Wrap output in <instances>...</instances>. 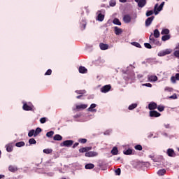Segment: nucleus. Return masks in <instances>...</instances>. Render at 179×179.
<instances>
[{"label":"nucleus","instance_id":"nucleus-1","mask_svg":"<svg viewBox=\"0 0 179 179\" xmlns=\"http://www.w3.org/2000/svg\"><path fill=\"white\" fill-rule=\"evenodd\" d=\"M163 6H164V1H163L159 6V3L155 4L154 7L155 15H159V12L163 10Z\"/></svg>","mask_w":179,"mask_h":179},{"label":"nucleus","instance_id":"nucleus-2","mask_svg":"<svg viewBox=\"0 0 179 179\" xmlns=\"http://www.w3.org/2000/svg\"><path fill=\"white\" fill-rule=\"evenodd\" d=\"M163 6H164V1H163L159 6V3L155 4L154 7L155 15H159V12L163 10Z\"/></svg>","mask_w":179,"mask_h":179},{"label":"nucleus","instance_id":"nucleus-3","mask_svg":"<svg viewBox=\"0 0 179 179\" xmlns=\"http://www.w3.org/2000/svg\"><path fill=\"white\" fill-rule=\"evenodd\" d=\"M149 40H150V44H155V45H158L159 47H160V45H162V43H160V41H157V39H155L153 37V34H150V36L149 37Z\"/></svg>","mask_w":179,"mask_h":179},{"label":"nucleus","instance_id":"nucleus-4","mask_svg":"<svg viewBox=\"0 0 179 179\" xmlns=\"http://www.w3.org/2000/svg\"><path fill=\"white\" fill-rule=\"evenodd\" d=\"M73 145V141L72 140H67L63 141L61 144L60 146L64 147L65 146L66 148H71Z\"/></svg>","mask_w":179,"mask_h":179},{"label":"nucleus","instance_id":"nucleus-5","mask_svg":"<svg viewBox=\"0 0 179 179\" xmlns=\"http://www.w3.org/2000/svg\"><path fill=\"white\" fill-rule=\"evenodd\" d=\"M136 3H138V8H144V6H146V3H148V1L146 0H134Z\"/></svg>","mask_w":179,"mask_h":179},{"label":"nucleus","instance_id":"nucleus-6","mask_svg":"<svg viewBox=\"0 0 179 179\" xmlns=\"http://www.w3.org/2000/svg\"><path fill=\"white\" fill-rule=\"evenodd\" d=\"M132 20V17L129 14H126L123 16V22L124 23H131V21Z\"/></svg>","mask_w":179,"mask_h":179},{"label":"nucleus","instance_id":"nucleus-7","mask_svg":"<svg viewBox=\"0 0 179 179\" xmlns=\"http://www.w3.org/2000/svg\"><path fill=\"white\" fill-rule=\"evenodd\" d=\"M111 90V85H106L101 88V93H108Z\"/></svg>","mask_w":179,"mask_h":179},{"label":"nucleus","instance_id":"nucleus-8","mask_svg":"<svg viewBox=\"0 0 179 179\" xmlns=\"http://www.w3.org/2000/svg\"><path fill=\"white\" fill-rule=\"evenodd\" d=\"M22 108L24 111H33V105H29L27 103H24Z\"/></svg>","mask_w":179,"mask_h":179},{"label":"nucleus","instance_id":"nucleus-9","mask_svg":"<svg viewBox=\"0 0 179 179\" xmlns=\"http://www.w3.org/2000/svg\"><path fill=\"white\" fill-rule=\"evenodd\" d=\"M171 49H166L165 50L158 53V55L159 57H164V55H169V54H171Z\"/></svg>","mask_w":179,"mask_h":179},{"label":"nucleus","instance_id":"nucleus-10","mask_svg":"<svg viewBox=\"0 0 179 179\" xmlns=\"http://www.w3.org/2000/svg\"><path fill=\"white\" fill-rule=\"evenodd\" d=\"M162 114L156 110H151L150 111V117L152 118H157V117H160Z\"/></svg>","mask_w":179,"mask_h":179},{"label":"nucleus","instance_id":"nucleus-11","mask_svg":"<svg viewBox=\"0 0 179 179\" xmlns=\"http://www.w3.org/2000/svg\"><path fill=\"white\" fill-rule=\"evenodd\" d=\"M166 155L169 156V157H176V152L173 148H169L166 151Z\"/></svg>","mask_w":179,"mask_h":179},{"label":"nucleus","instance_id":"nucleus-12","mask_svg":"<svg viewBox=\"0 0 179 179\" xmlns=\"http://www.w3.org/2000/svg\"><path fill=\"white\" fill-rule=\"evenodd\" d=\"M99 154L96 152L94 151H90V152H87L85 154V156L86 157H94L96 156H97Z\"/></svg>","mask_w":179,"mask_h":179},{"label":"nucleus","instance_id":"nucleus-13","mask_svg":"<svg viewBox=\"0 0 179 179\" xmlns=\"http://www.w3.org/2000/svg\"><path fill=\"white\" fill-rule=\"evenodd\" d=\"M155 20V16H151L146 19L145 20V26L146 27H149L150 24H152V22Z\"/></svg>","mask_w":179,"mask_h":179},{"label":"nucleus","instance_id":"nucleus-14","mask_svg":"<svg viewBox=\"0 0 179 179\" xmlns=\"http://www.w3.org/2000/svg\"><path fill=\"white\" fill-rule=\"evenodd\" d=\"M148 108L152 111V110H156L157 108V103L155 102H151L148 104Z\"/></svg>","mask_w":179,"mask_h":179},{"label":"nucleus","instance_id":"nucleus-15","mask_svg":"<svg viewBox=\"0 0 179 179\" xmlns=\"http://www.w3.org/2000/svg\"><path fill=\"white\" fill-rule=\"evenodd\" d=\"M99 48L102 51H106V50H108L109 45L108 44L101 43H99Z\"/></svg>","mask_w":179,"mask_h":179},{"label":"nucleus","instance_id":"nucleus-16","mask_svg":"<svg viewBox=\"0 0 179 179\" xmlns=\"http://www.w3.org/2000/svg\"><path fill=\"white\" fill-rule=\"evenodd\" d=\"M89 150H92V147H85L79 149L80 153H85V152H89Z\"/></svg>","mask_w":179,"mask_h":179},{"label":"nucleus","instance_id":"nucleus-17","mask_svg":"<svg viewBox=\"0 0 179 179\" xmlns=\"http://www.w3.org/2000/svg\"><path fill=\"white\" fill-rule=\"evenodd\" d=\"M171 80L172 83H176V82L177 80H179V73H176V74L175 75V76H172V77L171 78Z\"/></svg>","mask_w":179,"mask_h":179},{"label":"nucleus","instance_id":"nucleus-18","mask_svg":"<svg viewBox=\"0 0 179 179\" xmlns=\"http://www.w3.org/2000/svg\"><path fill=\"white\" fill-rule=\"evenodd\" d=\"M76 110H85L87 108V104H80L76 106Z\"/></svg>","mask_w":179,"mask_h":179},{"label":"nucleus","instance_id":"nucleus-19","mask_svg":"<svg viewBox=\"0 0 179 179\" xmlns=\"http://www.w3.org/2000/svg\"><path fill=\"white\" fill-rule=\"evenodd\" d=\"M121 33H122V29L118 27H115V34H116V36H120Z\"/></svg>","mask_w":179,"mask_h":179},{"label":"nucleus","instance_id":"nucleus-20","mask_svg":"<svg viewBox=\"0 0 179 179\" xmlns=\"http://www.w3.org/2000/svg\"><path fill=\"white\" fill-rule=\"evenodd\" d=\"M79 72L80 73H87V69L85 68V66H80L79 67Z\"/></svg>","mask_w":179,"mask_h":179},{"label":"nucleus","instance_id":"nucleus-21","mask_svg":"<svg viewBox=\"0 0 179 179\" xmlns=\"http://www.w3.org/2000/svg\"><path fill=\"white\" fill-rule=\"evenodd\" d=\"M148 80H150V82H157V76H148Z\"/></svg>","mask_w":179,"mask_h":179},{"label":"nucleus","instance_id":"nucleus-22","mask_svg":"<svg viewBox=\"0 0 179 179\" xmlns=\"http://www.w3.org/2000/svg\"><path fill=\"white\" fill-rule=\"evenodd\" d=\"M6 148L7 152H13V145H12V144H7L6 145Z\"/></svg>","mask_w":179,"mask_h":179},{"label":"nucleus","instance_id":"nucleus-23","mask_svg":"<svg viewBox=\"0 0 179 179\" xmlns=\"http://www.w3.org/2000/svg\"><path fill=\"white\" fill-rule=\"evenodd\" d=\"M154 37L155 38H159L160 37V32L159 31V29L154 30Z\"/></svg>","mask_w":179,"mask_h":179},{"label":"nucleus","instance_id":"nucleus-24","mask_svg":"<svg viewBox=\"0 0 179 179\" xmlns=\"http://www.w3.org/2000/svg\"><path fill=\"white\" fill-rule=\"evenodd\" d=\"M111 153L114 156L118 155V148L117 147H113L112 150H111Z\"/></svg>","mask_w":179,"mask_h":179},{"label":"nucleus","instance_id":"nucleus-25","mask_svg":"<svg viewBox=\"0 0 179 179\" xmlns=\"http://www.w3.org/2000/svg\"><path fill=\"white\" fill-rule=\"evenodd\" d=\"M85 168L86 169V170H92V169H94V164H87L85 165Z\"/></svg>","mask_w":179,"mask_h":179},{"label":"nucleus","instance_id":"nucleus-26","mask_svg":"<svg viewBox=\"0 0 179 179\" xmlns=\"http://www.w3.org/2000/svg\"><path fill=\"white\" fill-rule=\"evenodd\" d=\"M9 171H11V173H15V171H17V168L16 166L10 165L8 167Z\"/></svg>","mask_w":179,"mask_h":179},{"label":"nucleus","instance_id":"nucleus-27","mask_svg":"<svg viewBox=\"0 0 179 179\" xmlns=\"http://www.w3.org/2000/svg\"><path fill=\"white\" fill-rule=\"evenodd\" d=\"M169 34H170V30H169V29H164L161 32V34L162 35L165 34V36H169Z\"/></svg>","mask_w":179,"mask_h":179},{"label":"nucleus","instance_id":"nucleus-28","mask_svg":"<svg viewBox=\"0 0 179 179\" xmlns=\"http://www.w3.org/2000/svg\"><path fill=\"white\" fill-rule=\"evenodd\" d=\"M24 145H25L24 141H20L15 143V146L17 148H22V146H24Z\"/></svg>","mask_w":179,"mask_h":179},{"label":"nucleus","instance_id":"nucleus-29","mask_svg":"<svg viewBox=\"0 0 179 179\" xmlns=\"http://www.w3.org/2000/svg\"><path fill=\"white\" fill-rule=\"evenodd\" d=\"M54 141H61L62 139V136L59 134H56L53 137Z\"/></svg>","mask_w":179,"mask_h":179},{"label":"nucleus","instance_id":"nucleus-30","mask_svg":"<svg viewBox=\"0 0 179 179\" xmlns=\"http://www.w3.org/2000/svg\"><path fill=\"white\" fill-rule=\"evenodd\" d=\"M113 23L114 24H117V26H121V22L118 18H115L113 21Z\"/></svg>","mask_w":179,"mask_h":179},{"label":"nucleus","instance_id":"nucleus-31","mask_svg":"<svg viewBox=\"0 0 179 179\" xmlns=\"http://www.w3.org/2000/svg\"><path fill=\"white\" fill-rule=\"evenodd\" d=\"M28 136H29V138H31V136H34V138H36L34 129H31V131H29V133H28Z\"/></svg>","mask_w":179,"mask_h":179},{"label":"nucleus","instance_id":"nucleus-32","mask_svg":"<svg viewBox=\"0 0 179 179\" xmlns=\"http://www.w3.org/2000/svg\"><path fill=\"white\" fill-rule=\"evenodd\" d=\"M43 153H45V155H50V154L52 153V149H50V148L44 149Z\"/></svg>","mask_w":179,"mask_h":179},{"label":"nucleus","instance_id":"nucleus-33","mask_svg":"<svg viewBox=\"0 0 179 179\" xmlns=\"http://www.w3.org/2000/svg\"><path fill=\"white\" fill-rule=\"evenodd\" d=\"M158 176H164L166 174V169H161L157 171Z\"/></svg>","mask_w":179,"mask_h":179},{"label":"nucleus","instance_id":"nucleus-34","mask_svg":"<svg viewBox=\"0 0 179 179\" xmlns=\"http://www.w3.org/2000/svg\"><path fill=\"white\" fill-rule=\"evenodd\" d=\"M98 20L99 22H103L104 20V15L101 14V13H99L98 15Z\"/></svg>","mask_w":179,"mask_h":179},{"label":"nucleus","instance_id":"nucleus-35","mask_svg":"<svg viewBox=\"0 0 179 179\" xmlns=\"http://www.w3.org/2000/svg\"><path fill=\"white\" fill-rule=\"evenodd\" d=\"M76 93L77 94H81V96H82V95H83V94H85L86 90H76Z\"/></svg>","mask_w":179,"mask_h":179},{"label":"nucleus","instance_id":"nucleus-36","mask_svg":"<svg viewBox=\"0 0 179 179\" xmlns=\"http://www.w3.org/2000/svg\"><path fill=\"white\" fill-rule=\"evenodd\" d=\"M138 107V104L137 103H132L131 105H130L128 108L129 110H134V108H136Z\"/></svg>","mask_w":179,"mask_h":179},{"label":"nucleus","instance_id":"nucleus-37","mask_svg":"<svg viewBox=\"0 0 179 179\" xmlns=\"http://www.w3.org/2000/svg\"><path fill=\"white\" fill-rule=\"evenodd\" d=\"M171 38L170 35H164L162 37V41H167Z\"/></svg>","mask_w":179,"mask_h":179},{"label":"nucleus","instance_id":"nucleus-38","mask_svg":"<svg viewBox=\"0 0 179 179\" xmlns=\"http://www.w3.org/2000/svg\"><path fill=\"white\" fill-rule=\"evenodd\" d=\"M29 145H36L37 143V141H36V139L34 138H30L29 140Z\"/></svg>","mask_w":179,"mask_h":179},{"label":"nucleus","instance_id":"nucleus-39","mask_svg":"<svg viewBox=\"0 0 179 179\" xmlns=\"http://www.w3.org/2000/svg\"><path fill=\"white\" fill-rule=\"evenodd\" d=\"M35 132V136H37L41 132V128L38 127L34 130Z\"/></svg>","mask_w":179,"mask_h":179},{"label":"nucleus","instance_id":"nucleus-40","mask_svg":"<svg viewBox=\"0 0 179 179\" xmlns=\"http://www.w3.org/2000/svg\"><path fill=\"white\" fill-rule=\"evenodd\" d=\"M123 153H124V155H132V150L129 148L126 151H124Z\"/></svg>","mask_w":179,"mask_h":179},{"label":"nucleus","instance_id":"nucleus-41","mask_svg":"<svg viewBox=\"0 0 179 179\" xmlns=\"http://www.w3.org/2000/svg\"><path fill=\"white\" fill-rule=\"evenodd\" d=\"M96 104L95 103H92L91 104L90 107L88 108V111H94V110H93V108H96Z\"/></svg>","mask_w":179,"mask_h":179},{"label":"nucleus","instance_id":"nucleus-42","mask_svg":"<svg viewBox=\"0 0 179 179\" xmlns=\"http://www.w3.org/2000/svg\"><path fill=\"white\" fill-rule=\"evenodd\" d=\"M53 135H54V131H48V132L46 134V136H47L48 138H51V137H52Z\"/></svg>","mask_w":179,"mask_h":179},{"label":"nucleus","instance_id":"nucleus-43","mask_svg":"<svg viewBox=\"0 0 179 179\" xmlns=\"http://www.w3.org/2000/svg\"><path fill=\"white\" fill-rule=\"evenodd\" d=\"M157 108L158 111H159L160 113H162V111H164V106H158Z\"/></svg>","mask_w":179,"mask_h":179},{"label":"nucleus","instance_id":"nucleus-44","mask_svg":"<svg viewBox=\"0 0 179 179\" xmlns=\"http://www.w3.org/2000/svg\"><path fill=\"white\" fill-rule=\"evenodd\" d=\"M132 45H134V47H137V48H141V44L138 42H133Z\"/></svg>","mask_w":179,"mask_h":179},{"label":"nucleus","instance_id":"nucleus-45","mask_svg":"<svg viewBox=\"0 0 179 179\" xmlns=\"http://www.w3.org/2000/svg\"><path fill=\"white\" fill-rule=\"evenodd\" d=\"M116 176H121V169L118 168L115 171Z\"/></svg>","mask_w":179,"mask_h":179},{"label":"nucleus","instance_id":"nucleus-46","mask_svg":"<svg viewBox=\"0 0 179 179\" xmlns=\"http://www.w3.org/2000/svg\"><path fill=\"white\" fill-rule=\"evenodd\" d=\"M144 46L145 48H148L149 50L152 49V45H150V43H144Z\"/></svg>","mask_w":179,"mask_h":179},{"label":"nucleus","instance_id":"nucleus-47","mask_svg":"<svg viewBox=\"0 0 179 179\" xmlns=\"http://www.w3.org/2000/svg\"><path fill=\"white\" fill-rule=\"evenodd\" d=\"M46 122H47V118L45 117H41L40 119L41 124H45Z\"/></svg>","mask_w":179,"mask_h":179},{"label":"nucleus","instance_id":"nucleus-48","mask_svg":"<svg viewBox=\"0 0 179 179\" xmlns=\"http://www.w3.org/2000/svg\"><path fill=\"white\" fill-rule=\"evenodd\" d=\"M52 73V70L51 69H48L45 73V76H50Z\"/></svg>","mask_w":179,"mask_h":179},{"label":"nucleus","instance_id":"nucleus-49","mask_svg":"<svg viewBox=\"0 0 179 179\" xmlns=\"http://www.w3.org/2000/svg\"><path fill=\"white\" fill-rule=\"evenodd\" d=\"M78 141L80 142V143H86V142H87V139H86V138H80L78 140Z\"/></svg>","mask_w":179,"mask_h":179},{"label":"nucleus","instance_id":"nucleus-50","mask_svg":"<svg viewBox=\"0 0 179 179\" xmlns=\"http://www.w3.org/2000/svg\"><path fill=\"white\" fill-rule=\"evenodd\" d=\"M134 148L136 149V150H142L143 148L142 145H136Z\"/></svg>","mask_w":179,"mask_h":179},{"label":"nucleus","instance_id":"nucleus-51","mask_svg":"<svg viewBox=\"0 0 179 179\" xmlns=\"http://www.w3.org/2000/svg\"><path fill=\"white\" fill-rule=\"evenodd\" d=\"M152 15H153V10H151L146 12L147 17L152 16Z\"/></svg>","mask_w":179,"mask_h":179},{"label":"nucleus","instance_id":"nucleus-52","mask_svg":"<svg viewBox=\"0 0 179 179\" xmlns=\"http://www.w3.org/2000/svg\"><path fill=\"white\" fill-rule=\"evenodd\" d=\"M173 55L175 57H176V58H179V50H176L173 53Z\"/></svg>","mask_w":179,"mask_h":179},{"label":"nucleus","instance_id":"nucleus-53","mask_svg":"<svg viewBox=\"0 0 179 179\" xmlns=\"http://www.w3.org/2000/svg\"><path fill=\"white\" fill-rule=\"evenodd\" d=\"M80 29H81V30H85V29H86V23L84 22V23L81 24Z\"/></svg>","mask_w":179,"mask_h":179},{"label":"nucleus","instance_id":"nucleus-54","mask_svg":"<svg viewBox=\"0 0 179 179\" xmlns=\"http://www.w3.org/2000/svg\"><path fill=\"white\" fill-rule=\"evenodd\" d=\"M115 5H117V3L115 1L110 2V6H115Z\"/></svg>","mask_w":179,"mask_h":179},{"label":"nucleus","instance_id":"nucleus-55","mask_svg":"<svg viewBox=\"0 0 179 179\" xmlns=\"http://www.w3.org/2000/svg\"><path fill=\"white\" fill-rule=\"evenodd\" d=\"M143 86H146L147 87H152V84L145 83V84H143Z\"/></svg>","mask_w":179,"mask_h":179},{"label":"nucleus","instance_id":"nucleus-56","mask_svg":"<svg viewBox=\"0 0 179 179\" xmlns=\"http://www.w3.org/2000/svg\"><path fill=\"white\" fill-rule=\"evenodd\" d=\"M170 99H173V100H176L177 99V95L175 94L170 96Z\"/></svg>","mask_w":179,"mask_h":179},{"label":"nucleus","instance_id":"nucleus-57","mask_svg":"<svg viewBox=\"0 0 179 179\" xmlns=\"http://www.w3.org/2000/svg\"><path fill=\"white\" fill-rule=\"evenodd\" d=\"M77 146H79V143H74V145H73V149H75V148H76Z\"/></svg>","mask_w":179,"mask_h":179},{"label":"nucleus","instance_id":"nucleus-58","mask_svg":"<svg viewBox=\"0 0 179 179\" xmlns=\"http://www.w3.org/2000/svg\"><path fill=\"white\" fill-rule=\"evenodd\" d=\"M120 2H122V3H125L127 2V0H119Z\"/></svg>","mask_w":179,"mask_h":179},{"label":"nucleus","instance_id":"nucleus-59","mask_svg":"<svg viewBox=\"0 0 179 179\" xmlns=\"http://www.w3.org/2000/svg\"><path fill=\"white\" fill-rule=\"evenodd\" d=\"M83 95H78L76 96V99H81Z\"/></svg>","mask_w":179,"mask_h":179},{"label":"nucleus","instance_id":"nucleus-60","mask_svg":"<svg viewBox=\"0 0 179 179\" xmlns=\"http://www.w3.org/2000/svg\"><path fill=\"white\" fill-rule=\"evenodd\" d=\"M4 177H5L4 175H0V179H1V178H3Z\"/></svg>","mask_w":179,"mask_h":179},{"label":"nucleus","instance_id":"nucleus-61","mask_svg":"<svg viewBox=\"0 0 179 179\" xmlns=\"http://www.w3.org/2000/svg\"><path fill=\"white\" fill-rule=\"evenodd\" d=\"M157 1H159V0H157Z\"/></svg>","mask_w":179,"mask_h":179}]
</instances>
